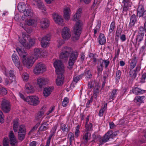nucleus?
<instances>
[{"instance_id":"obj_59","label":"nucleus","mask_w":146,"mask_h":146,"mask_svg":"<svg viewBox=\"0 0 146 146\" xmlns=\"http://www.w3.org/2000/svg\"><path fill=\"white\" fill-rule=\"evenodd\" d=\"M44 114V113L43 111H40L38 112L36 117V119H39L42 117Z\"/></svg>"},{"instance_id":"obj_38","label":"nucleus","mask_w":146,"mask_h":146,"mask_svg":"<svg viewBox=\"0 0 146 146\" xmlns=\"http://www.w3.org/2000/svg\"><path fill=\"white\" fill-rule=\"evenodd\" d=\"M40 23L42 28H46L49 26V21L47 19H42Z\"/></svg>"},{"instance_id":"obj_45","label":"nucleus","mask_w":146,"mask_h":146,"mask_svg":"<svg viewBox=\"0 0 146 146\" xmlns=\"http://www.w3.org/2000/svg\"><path fill=\"white\" fill-rule=\"evenodd\" d=\"M35 42V39L31 38L29 40V43H27V48H30L34 45Z\"/></svg>"},{"instance_id":"obj_55","label":"nucleus","mask_w":146,"mask_h":146,"mask_svg":"<svg viewBox=\"0 0 146 146\" xmlns=\"http://www.w3.org/2000/svg\"><path fill=\"white\" fill-rule=\"evenodd\" d=\"M54 135L51 133L49 135L48 139H47L46 144V146H49L50 144L51 139L53 135Z\"/></svg>"},{"instance_id":"obj_26","label":"nucleus","mask_w":146,"mask_h":146,"mask_svg":"<svg viewBox=\"0 0 146 146\" xmlns=\"http://www.w3.org/2000/svg\"><path fill=\"white\" fill-rule=\"evenodd\" d=\"M63 74L60 73L59 74H57L58 76L56 79V83L58 86H61L63 84L64 81V76Z\"/></svg>"},{"instance_id":"obj_28","label":"nucleus","mask_w":146,"mask_h":146,"mask_svg":"<svg viewBox=\"0 0 146 146\" xmlns=\"http://www.w3.org/2000/svg\"><path fill=\"white\" fill-rule=\"evenodd\" d=\"M137 62V57L136 56H134L133 57L129 60V69H133L136 66Z\"/></svg>"},{"instance_id":"obj_36","label":"nucleus","mask_w":146,"mask_h":146,"mask_svg":"<svg viewBox=\"0 0 146 146\" xmlns=\"http://www.w3.org/2000/svg\"><path fill=\"white\" fill-rule=\"evenodd\" d=\"M48 124L47 122H42L39 128V131H46L49 129Z\"/></svg>"},{"instance_id":"obj_47","label":"nucleus","mask_w":146,"mask_h":146,"mask_svg":"<svg viewBox=\"0 0 146 146\" xmlns=\"http://www.w3.org/2000/svg\"><path fill=\"white\" fill-rule=\"evenodd\" d=\"M7 93V91L4 87L0 86V96H4L6 95Z\"/></svg>"},{"instance_id":"obj_56","label":"nucleus","mask_w":146,"mask_h":146,"mask_svg":"<svg viewBox=\"0 0 146 146\" xmlns=\"http://www.w3.org/2000/svg\"><path fill=\"white\" fill-rule=\"evenodd\" d=\"M84 75L86 78H91L92 77V75L89 70L85 72Z\"/></svg>"},{"instance_id":"obj_41","label":"nucleus","mask_w":146,"mask_h":146,"mask_svg":"<svg viewBox=\"0 0 146 146\" xmlns=\"http://www.w3.org/2000/svg\"><path fill=\"white\" fill-rule=\"evenodd\" d=\"M60 129L63 133H64L68 132V126L65 124L63 123H60Z\"/></svg>"},{"instance_id":"obj_21","label":"nucleus","mask_w":146,"mask_h":146,"mask_svg":"<svg viewBox=\"0 0 146 146\" xmlns=\"http://www.w3.org/2000/svg\"><path fill=\"white\" fill-rule=\"evenodd\" d=\"M22 38H19V40L20 42L25 47L27 48V43H26L27 40L25 38L27 37L28 38L29 35L26 34L25 32H23L22 34Z\"/></svg>"},{"instance_id":"obj_15","label":"nucleus","mask_w":146,"mask_h":146,"mask_svg":"<svg viewBox=\"0 0 146 146\" xmlns=\"http://www.w3.org/2000/svg\"><path fill=\"white\" fill-rule=\"evenodd\" d=\"M33 57H26L23 59V63L24 65L27 68H29L32 66L33 62L32 59Z\"/></svg>"},{"instance_id":"obj_44","label":"nucleus","mask_w":146,"mask_h":146,"mask_svg":"<svg viewBox=\"0 0 146 146\" xmlns=\"http://www.w3.org/2000/svg\"><path fill=\"white\" fill-rule=\"evenodd\" d=\"M19 121V119H16L13 121V129L15 132H17L18 131Z\"/></svg>"},{"instance_id":"obj_43","label":"nucleus","mask_w":146,"mask_h":146,"mask_svg":"<svg viewBox=\"0 0 146 146\" xmlns=\"http://www.w3.org/2000/svg\"><path fill=\"white\" fill-rule=\"evenodd\" d=\"M92 124L90 122L89 123H86L85 128L86 132H90L92 130Z\"/></svg>"},{"instance_id":"obj_32","label":"nucleus","mask_w":146,"mask_h":146,"mask_svg":"<svg viewBox=\"0 0 146 146\" xmlns=\"http://www.w3.org/2000/svg\"><path fill=\"white\" fill-rule=\"evenodd\" d=\"M25 88V91L27 94L32 93L34 91V87L29 83L26 84Z\"/></svg>"},{"instance_id":"obj_25","label":"nucleus","mask_w":146,"mask_h":146,"mask_svg":"<svg viewBox=\"0 0 146 146\" xmlns=\"http://www.w3.org/2000/svg\"><path fill=\"white\" fill-rule=\"evenodd\" d=\"M54 87L53 86L48 87L45 88L43 90V94L45 97H47L50 96L51 92L53 91Z\"/></svg>"},{"instance_id":"obj_61","label":"nucleus","mask_w":146,"mask_h":146,"mask_svg":"<svg viewBox=\"0 0 146 146\" xmlns=\"http://www.w3.org/2000/svg\"><path fill=\"white\" fill-rule=\"evenodd\" d=\"M93 100V97L92 96L90 98V100H89L87 102L86 104V108L90 107V104L92 103Z\"/></svg>"},{"instance_id":"obj_2","label":"nucleus","mask_w":146,"mask_h":146,"mask_svg":"<svg viewBox=\"0 0 146 146\" xmlns=\"http://www.w3.org/2000/svg\"><path fill=\"white\" fill-rule=\"evenodd\" d=\"M83 23L81 20H79L76 22L73 28V31L74 34L76 35L75 37L76 40H78L82 32L83 28Z\"/></svg>"},{"instance_id":"obj_19","label":"nucleus","mask_w":146,"mask_h":146,"mask_svg":"<svg viewBox=\"0 0 146 146\" xmlns=\"http://www.w3.org/2000/svg\"><path fill=\"white\" fill-rule=\"evenodd\" d=\"M9 137L10 141V144L11 146H16V145L17 143V141L13 131L9 132Z\"/></svg>"},{"instance_id":"obj_14","label":"nucleus","mask_w":146,"mask_h":146,"mask_svg":"<svg viewBox=\"0 0 146 146\" xmlns=\"http://www.w3.org/2000/svg\"><path fill=\"white\" fill-rule=\"evenodd\" d=\"M50 38V35L49 34H47L44 37H42L41 40V45L42 47L46 48L47 47L49 43L47 41H49Z\"/></svg>"},{"instance_id":"obj_49","label":"nucleus","mask_w":146,"mask_h":146,"mask_svg":"<svg viewBox=\"0 0 146 146\" xmlns=\"http://www.w3.org/2000/svg\"><path fill=\"white\" fill-rule=\"evenodd\" d=\"M69 100L68 98L67 97H65L62 102V106L63 107H66L68 104Z\"/></svg>"},{"instance_id":"obj_17","label":"nucleus","mask_w":146,"mask_h":146,"mask_svg":"<svg viewBox=\"0 0 146 146\" xmlns=\"http://www.w3.org/2000/svg\"><path fill=\"white\" fill-rule=\"evenodd\" d=\"M122 3L123 4V5L122 14H124V12H127L129 8L131 7L132 3L129 0H123Z\"/></svg>"},{"instance_id":"obj_16","label":"nucleus","mask_w":146,"mask_h":146,"mask_svg":"<svg viewBox=\"0 0 146 146\" xmlns=\"http://www.w3.org/2000/svg\"><path fill=\"white\" fill-rule=\"evenodd\" d=\"M33 57H26L23 59V63L24 65L27 68H29L32 66L33 62L32 59Z\"/></svg>"},{"instance_id":"obj_20","label":"nucleus","mask_w":146,"mask_h":146,"mask_svg":"<svg viewBox=\"0 0 146 146\" xmlns=\"http://www.w3.org/2000/svg\"><path fill=\"white\" fill-rule=\"evenodd\" d=\"M12 60L15 66L20 70H22V68L20 65L19 60L18 56L15 54H13L12 56Z\"/></svg>"},{"instance_id":"obj_18","label":"nucleus","mask_w":146,"mask_h":146,"mask_svg":"<svg viewBox=\"0 0 146 146\" xmlns=\"http://www.w3.org/2000/svg\"><path fill=\"white\" fill-rule=\"evenodd\" d=\"M62 35L64 40H68L71 36L69 29L66 27H64L62 30Z\"/></svg>"},{"instance_id":"obj_54","label":"nucleus","mask_w":146,"mask_h":146,"mask_svg":"<svg viewBox=\"0 0 146 146\" xmlns=\"http://www.w3.org/2000/svg\"><path fill=\"white\" fill-rule=\"evenodd\" d=\"M36 20L34 19H29L27 21V24L29 26H31L33 25L34 24L36 23Z\"/></svg>"},{"instance_id":"obj_6","label":"nucleus","mask_w":146,"mask_h":146,"mask_svg":"<svg viewBox=\"0 0 146 146\" xmlns=\"http://www.w3.org/2000/svg\"><path fill=\"white\" fill-rule=\"evenodd\" d=\"M72 50V49L71 47L67 46L64 47V49L60 54V58L63 60H67L70 52Z\"/></svg>"},{"instance_id":"obj_46","label":"nucleus","mask_w":146,"mask_h":146,"mask_svg":"<svg viewBox=\"0 0 146 146\" xmlns=\"http://www.w3.org/2000/svg\"><path fill=\"white\" fill-rule=\"evenodd\" d=\"M25 16L26 17H31L33 16V13L32 12V10L30 9H27L25 12L24 13Z\"/></svg>"},{"instance_id":"obj_8","label":"nucleus","mask_w":146,"mask_h":146,"mask_svg":"<svg viewBox=\"0 0 146 146\" xmlns=\"http://www.w3.org/2000/svg\"><path fill=\"white\" fill-rule=\"evenodd\" d=\"M26 130L25 125H21L19 126V131L18 132V139L22 141L25 138L26 135Z\"/></svg>"},{"instance_id":"obj_53","label":"nucleus","mask_w":146,"mask_h":146,"mask_svg":"<svg viewBox=\"0 0 146 146\" xmlns=\"http://www.w3.org/2000/svg\"><path fill=\"white\" fill-rule=\"evenodd\" d=\"M68 137L69 139L70 143H71L72 141L74 139L73 133L72 132H69L68 134Z\"/></svg>"},{"instance_id":"obj_10","label":"nucleus","mask_w":146,"mask_h":146,"mask_svg":"<svg viewBox=\"0 0 146 146\" xmlns=\"http://www.w3.org/2000/svg\"><path fill=\"white\" fill-rule=\"evenodd\" d=\"M46 70L44 65L42 63L40 62L37 63L34 69V73L36 74H39L43 73Z\"/></svg>"},{"instance_id":"obj_1","label":"nucleus","mask_w":146,"mask_h":146,"mask_svg":"<svg viewBox=\"0 0 146 146\" xmlns=\"http://www.w3.org/2000/svg\"><path fill=\"white\" fill-rule=\"evenodd\" d=\"M117 135V132H113L111 130L108 131L102 138L100 135H94L93 136L94 139L92 141L97 142L99 145H102L107 142L110 138L113 139Z\"/></svg>"},{"instance_id":"obj_60","label":"nucleus","mask_w":146,"mask_h":146,"mask_svg":"<svg viewBox=\"0 0 146 146\" xmlns=\"http://www.w3.org/2000/svg\"><path fill=\"white\" fill-rule=\"evenodd\" d=\"M83 76V74L80 75L78 76H77L74 77L73 78V81L76 83H77L80 80V78H82Z\"/></svg>"},{"instance_id":"obj_27","label":"nucleus","mask_w":146,"mask_h":146,"mask_svg":"<svg viewBox=\"0 0 146 146\" xmlns=\"http://www.w3.org/2000/svg\"><path fill=\"white\" fill-rule=\"evenodd\" d=\"M44 52L40 48H36L34 50V56L36 58L38 57H43Z\"/></svg>"},{"instance_id":"obj_33","label":"nucleus","mask_w":146,"mask_h":146,"mask_svg":"<svg viewBox=\"0 0 146 146\" xmlns=\"http://www.w3.org/2000/svg\"><path fill=\"white\" fill-rule=\"evenodd\" d=\"M131 91L133 93L137 95L142 94L145 92V91L144 90L137 87H133Z\"/></svg>"},{"instance_id":"obj_23","label":"nucleus","mask_w":146,"mask_h":146,"mask_svg":"<svg viewBox=\"0 0 146 146\" xmlns=\"http://www.w3.org/2000/svg\"><path fill=\"white\" fill-rule=\"evenodd\" d=\"M137 15L135 14L132 15L130 17V22L129 24V27L130 28L134 26L135 23L137 21Z\"/></svg>"},{"instance_id":"obj_12","label":"nucleus","mask_w":146,"mask_h":146,"mask_svg":"<svg viewBox=\"0 0 146 146\" xmlns=\"http://www.w3.org/2000/svg\"><path fill=\"white\" fill-rule=\"evenodd\" d=\"M38 98L36 96H30L27 97V102L29 104L36 106L38 105L39 101Z\"/></svg>"},{"instance_id":"obj_11","label":"nucleus","mask_w":146,"mask_h":146,"mask_svg":"<svg viewBox=\"0 0 146 146\" xmlns=\"http://www.w3.org/2000/svg\"><path fill=\"white\" fill-rule=\"evenodd\" d=\"M137 16L139 18H142L143 19L146 20V10L142 6H140L137 10Z\"/></svg>"},{"instance_id":"obj_64","label":"nucleus","mask_w":146,"mask_h":146,"mask_svg":"<svg viewBox=\"0 0 146 146\" xmlns=\"http://www.w3.org/2000/svg\"><path fill=\"white\" fill-rule=\"evenodd\" d=\"M146 78V73H144L142 75L141 79V82L144 83L145 82V80Z\"/></svg>"},{"instance_id":"obj_62","label":"nucleus","mask_w":146,"mask_h":146,"mask_svg":"<svg viewBox=\"0 0 146 146\" xmlns=\"http://www.w3.org/2000/svg\"><path fill=\"white\" fill-rule=\"evenodd\" d=\"M29 76L28 74L24 73L23 74V79L24 80H27L29 78Z\"/></svg>"},{"instance_id":"obj_51","label":"nucleus","mask_w":146,"mask_h":146,"mask_svg":"<svg viewBox=\"0 0 146 146\" xmlns=\"http://www.w3.org/2000/svg\"><path fill=\"white\" fill-rule=\"evenodd\" d=\"M5 74L8 77H12V78H13L14 79H15V76L14 74V72L13 70H10L9 72V74L7 75L6 72L5 73Z\"/></svg>"},{"instance_id":"obj_5","label":"nucleus","mask_w":146,"mask_h":146,"mask_svg":"<svg viewBox=\"0 0 146 146\" xmlns=\"http://www.w3.org/2000/svg\"><path fill=\"white\" fill-rule=\"evenodd\" d=\"M1 108L4 113H9L11 110V104L10 101L6 99H3L1 103Z\"/></svg>"},{"instance_id":"obj_30","label":"nucleus","mask_w":146,"mask_h":146,"mask_svg":"<svg viewBox=\"0 0 146 146\" xmlns=\"http://www.w3.org/2000/svg\"><path fill=\"white\" fill-rule=\"evenodd\" d=\"M53 17L56 23L59 25H62L63 22V19L62 17L56 13L53 14Z\"/></svg>"},{"instance_id":"obj_3","label":"nucleus","mask_w":146,"mask_h":146,"mask_svg":"<svg viewBox=\"0 0 146 146\" xmlns=\"http://www.w3.org/2000/svg\"><path fill=\"white\" fill-rule=\"evenodd\" d=\"M78 55V52L76 50L70 52L68 64V69L71 70L73 68V66L77 59Z\"/></svg>"},{"instance_id":"obj_34","label":"nucleus","mask_w":146,"mask_h":146,"mask_svg":"<svg viewBox=\"0 0 146 146\" xmlns=\"http://www.w3.org/2000/svg\"><path fill=\"white\" fill-rule=\"evenodd\" d=\"M38 84L41 88L43 86L45 85L46 83V81L43 77H39L37 79Z\"/></svg>"},{"instance_id":"obj_63","label":"nucleus","mask_w":146,"mask_h":146,"mask_svg":"<svg viewBox=\"0 0 146 146\" xmlns=\"http://www.w3.org/2000/svg\"><path fill=\"white\" fill-rule=\"evenodd\" d=\"M93 95L95 98H96L97 97L98 94L99 93V89L97 88L96 89H94V90Z\"/></svg>"},{"instance_id":"obj_40","label":"nucleus","mask_w":146,"mask_h":146,"mask_svg":"<svg viewBox=\"0 0 146 146\" xmlns=\"http://www.w3.org/2000/svg\"><path fill=\"white\" fill-rule=\"evenodd\" d=\"M145 98V96H137L135 97L134 99V101L136 103H139L140 104L143 103V99Z\"/></svg>"},{"instance_id":"obj_9","label":"nucleus","mask_w":146,"mask_h":146,"mask_svg":"<svg viewBox=\"0 0 146 146\" xmlns=\"http://www.w3.org/2000/svg\"><path fill=\"white\" fill-rule=\"evenodd\" d=\"M141 68V64H138L134 69H129V76L133 79H135L138 73L139 72Z\"/></svg>"},{"instance_id":"obj_48","label":"nucleus","mask_w":146,"mask_h":146,"mask_svg":"<svg viewBox=\"0 0 146 146\" xmlns=\"http://www.w3.org/2000/svg\"><path fill=\"white\" fill-rule=\"evenodd\" d=\"M25 4L24 3L20 2L18 5V9L19 11H23L25 9L24 8L25 7Z\"/></svg>"},{"instance_id":"obj_35","label":"nucleus","mask_w":146,"mask_h":146,"mask_svg":"<svg viewBox=\"0 0 146 146\" xmlns=\"http://www.w3.org/2000/svg\"><path fill=\"white\" fill-rule=\"evenodd\" d=\"M70 9L68 7H66L64 9V17L66 20H68L70 18Z\"/></svg>"},{"instance_id":"obj_39","label":"nucleus","mask_w":146,"mask_h":146,"mask_svg":"<svg viewBox=\"0 0 146 146\" xmlns=\"http://www.w3.org/2000/svg\"><path fill=\"white\" fill-rule=\"evenodd\" d=\"M36 4L37 5L38 8L44 11H46L45 7L43 3L40 0H35Z\"/></svg>"},{"instance_id":"obj_31","label":"nucleus","mask_w":146,"mask_h":146,"mask_svg":"<svg viewBox=\"0 0 146 146\" xmlns=\"http://www.w3.org/2000/svg\"><path fill=\"white\" fill-rule=\"evenodd\" d=\"M98 41L100 44L103 45L106 42V39L104 35L102 33H100L98 38Z\"/></svg>"},{"instance_id":"obj_42","label":"nucleus","mask_w":146,"mask_h":146,"mask_svg":"<svg viewBox=\"0 0 146 146\" xmlns=\"http://www.w3.org/2000/svg\"><path fill=\"white\" fill-rule=\"evenodd\" d=\"M115 21L114 20L111 23L110 26V28L108 34L110 35L111 33H112L115 29Z\"/></svg>"},{"instance_id":"obj_29","label":"nucleus","mask_w":146,"mask_h":146,"mask_svg":"<svg viewBox=\"0 0 146 146\" xmlns=\"http://www.w3.org/2000/svg\"><path fill=\"white\" fill-rule=\"evenodd\" d=\"M118 91L119 90L118 89H113L111 92H110V95L109 96V100L110 102L114 100L116 97Z\"/></svg>"},{"instance_id":"obj_22","label":"nucleus","mask_w":146,"mask_h":146,"mask_svg":"<svg viewBox=\"0 0 146 146\" xmlns=\"http://www.w3.org/2000/svg\"><path fill=\"white\" fill-rule=\"evenodd\" d=\"M91 134V133L90 132H86L83 135L82 139V142L85 145L88 144V141L90 140Z\"/></svg>"},{"instance_id":"obj_58","label":"nucleus","mask_w":146,"mask_h":146,"mask_svg":"<svg viewBox=\"0 0 146 146\" xmlns=\"http://www.w3.org/2000/svg\"><path fill=\"white\" fill-rule=\"evenodd\" d=\"M58 126V124H57L52 127L50 131V133L55 135V134L56 133V131L57 129Z\"/></svg>"},{"instance_id":"obj_4","label":"nucleus","mask_w":146,"mask_h":146,"mask_svg":"<svg viewBox=\"0 0 146 146\" xmlns=\"http://www.w3.org/2000/svg\"><path fill=\"white\" fill-rule=\"evenodd\" d=\"M110 62L109 60H103L102 58L100 59L98 62V66L97 67L98 71V76L102 72L103 70V64L104 63L105 68H106L109 66Z\"/></svg>"},{"instance_id":"obj_37","label":"nucleus","mask_w":146,"mask_h":146,"mask_svg":"<svg viewBox=\"0 0 146 146\" xmlns=\"http://www.w3.org/2000/svg\"><path fill=\"white\" fill-rule=\"evenodd\" d=\"M82 11V9L81 8H80L77 10L76 13L74 16L73 19V21H75L76 22L77 21L79 20H80L79 19V17L80 16Z\"/></svg>"},{"instance_id":"obj_57","label":"nucleus","mask_w":146,"mask_h":146,"mask_svg":"<svg viewBox=\"0 0 146 146\" xmlns=\"http://www.w3.org/2000/svg\"><path fill=\"white\" fill-rule=\"evenodd\" d=\"M8 141L9 139L7 137L5 138L4 139L3 142V146H9Z\"/></svg>"},{"instance_id":"obj_50","label":"nucleus","mask_w":146,"mask_h":146,"mask_svg":"<svg viewBox=\"0 0 146 146\" xmlns=\"http://www.w3.org/2000/svg\"><path fill=\"white\" fill-rule=\"evenodd\" d=\"M40 123H36L31 129L29 133V134L31 133L34 132L37 129L40 125Z\"/></svg>"},{"instance_id":"obj_13","label":"nucleus","mask_w":146,"mask_h":146,"mask_svg":"<svg viewBox=\"0 0 146 146\" xmlns=\"http://www.w3.org/2000/svg\"><path fill=\"white\" fill-rule=\"evenodd\" d=\"M144 28L143 26H141L139 28L138 34L136 38V42H140L142 41L144 36Z\"/></svg>"},{"instance_id":"obj_52","label":"nucleus","mask_w":146,"mask_h":146,"mask_svg":"<svg viewBox=\"0 0 146 146\" xmlns=\"http://www.w3.org/2000/svg\"><path fill=\"white\" fill-rule=\"evenodd\" d=\"M121 70H117L116 72V75L115 77V80L117 82L120 79L121 77Z\"/></svg>"},{"instance_id":"obj_7","label":"nucleus","mask_w":146,"mask_h":146,"mask_svg":"<svg viewBox=\"0 0 146 146\" xmlns=\"http://www.w3.org/2000/svg\"><path fill=\"white\" fill-rule=\"evenodd\" d=\"M54 67L56 69V72L57 74L63 73L64 72V66L61 61L56 60L54 63Z\"/></svg>"},{"instance_id":"obj_24","label":"nucleus","mask_w":146,"mask_h":146,"mask_svg":"<svg viewBox=\"0 0 146 146\" xmlns=\"http://www.w3.org/2000/svg\"><path fill=\"white\" fill-rule=\"evenodd\" d=\"M16 50L18 53L19 56L23 59L25 58L27 55V54L25 50L23 48L17 47L16 48Z\"/></svg>"}]
</instances>
